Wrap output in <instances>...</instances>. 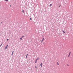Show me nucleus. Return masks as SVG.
Returning a JSON list of instances; mask_svg holds the SVG:
<instances>
[{
  "label": "nucleus",
  "instance_id": "obj_1",
  "mask_svg": "<svg viewBox=\"0 0 73 73\" xmlns=\"http://www.w3.org/2000/svg\"><path fill=\"white\" fill-rule=\"evenodd\" d=\"M8 45H7V46H5V49L6 50L7 48H8Z\"/></svg>",
  "mask_w": 73,
  "mask_h": 73
},
{
  "label": "nucleus",
  "instance_id": "obj_2",
  "mask_svg": "<svg viewBox=\"0 0 73 73\" xmlns=\"http://www.w3.org/2000/svg\"><path fill=\"white\" fill-rule=\"evenodd\" d=\"M42 63H41V64H40V66H41V67H42Z\"/></svg>",
  "mask_w": 73,
  "mask_h": 73
},
{
  "label": "nucleus",
  "instance_id": "obj_3",
  "mask_svg": "<svg viewBox=\"0 0 73 73\" xmlns=\"http://www.w3.org/2000/svg\"><path fill=\"white\" fill-rule=\"evenodd\" d=\"M70 53H71V52H70L69 53V54L68 55V57H69V56H70Z\"/></svg>",
  "mask_w": 73,
  "mask_h": 73
},
{
  "label": "nucleus",
  "instance_id": "obj_4",
  "mask_svg": "<svg viewBox=\"0 0 73 73\" xmlns=\"http://www.w3.org/2000/svg\"><path fill=\"white\" fill-rule=\"evenodd\" d=\"M24 10H23V11H22L23 13H24Z\"/></svg>",
  "mask_w": 73,
  "mask_h": 73
},
{
  "label": "nucleus",
  "instance_id": "obj_5",
  "mask_svg": "<svg viewBox=\"0 0 73 73\" xmlns=\"http://www.w3.org/2000/svg\"><path fill=\"white\" fill-rule=\"evenodd\" d=\"M52 4H50V7H51V6H52Z\"/></svg>",
  "mask_w": 73,
  "mask_h": 73
},
{
  "label": "nucleus",
  "instance_id": "obj_6",
  "mask_svg": "<svg viewBox=\"0 0 73 73\" xmlns=\"http://www.w3.org/2000/svg\"><path fill=\"white\" fill-rule=\"evenodd\" d=\"M63 33H65V32H64V30H62Z\"/></svg>",
  "mask_w": 73,
  "mask_h": 73
},
{
  "label": "nucleus",
  "instance_id": "obj_7",
  "mask_svg": "<svg viewBox=\"0 0 73 73\" xmlns=\"http://www.w3.org/2000/svg\"><path fill=\"white\" fill-rule=\"evenodd\" d=\"M2 44H3V43H2V44L0 45V47L1 46V45H2Z\"/></svg>",
  "mask_w": 73,
  "mask_h": 73
},
{
  "label": "nucleus",
  "instance_id": "obj_8",
  "mask_svg": "<svg viewBox=\"0 0 73 73\" xmlns=\"http://www.w3.org/2000/svg\"><path fill=\"white\" fill-rule=\"evenodd\" d=\"M20 40H22V38H20Z\"/></svg>",
  "mask_w": 73,
  "mask_h": 73
},
{
  "label": "nucleus",
  "instance_id": "obj_9",
  "mask_svg": "<svg viewBox=\"0 0 73 73\" xmlns=\"http://www.w3.org/2000/svg\"><path fill=\"white\" fill-rule=\"evenodd\" d=\"M37 62V60H36L35 61V63H36Z\"/></svg>",
  "mask_w": 73,
  "mask_h": 73
},
{
  "label": "nucleus",
  "instance_id": "obj_10",
  "mask_svg": "<svg viewBox=\"0 0 73 73\" xmlns=\"http://www.w3.org/2000/svg\"><path fill=\"white\" fill-rule=\"evenodd\" d=\"M5 1H8V0H5Z\"/></svg>",
  "mask_w": 73,
  "mask_h": 73
},
{
  "label": "nucleus",
  "instance_id": "obj_11",
  "mask_svg": "<svg viewBox=\"0 0 73 73\" xmlns=\"http://www.w3.org/2000/svg\"><path fill=\"white\" fill-rule=\"evenodd\" d=\"M44 38H43V39L42 40V41H43V40H44Z\"/></svg>",
  "mask_w": 73,
  "mask_h": 73
},
{
  "label": "nucleus",
  "instance_id": "obj_12",
  "mask_svg": "<svg viewBox=\"0 0 73 73\" xmlns=\"http://www.w3.org/2000/svg\"><path fill=\"white\" fill-rule=\"evenodd\" d=\"M28 54H27L26 55V56H28Z\"/></svg>",
  "mask_w": 73,
  "mask_h": 73
},
{
  "label": "nucleus",
  "instance_id": "obj_13",
  "mask_svg": "<svg viewBox=\"0 0 73 73\" xmlns=\"http://www.w3.org/2000/svg\"><path fill=\"white\" fill-rule=\"evenodd\" d=\"M38 58H37L36 59V60H38Z\"/></svg>",
  "mask_w": 73,
  "mask_h": 73
},
{
  "label": "nucleus",
  "instance_id": "obj_14",
  "mask_svg": "<svg viewBox=\"0 0 73 73\" xmlns=\"http://www.w3.org/2000/svg\"><path fill=\"white\" fill-rule=\"evenodd\" d=\"M28 57V56H26V58H27Z\"/></svg>",
  "mask_w": 73,
  "mask_h": 73
},
{
  "label": "nucleus",
  "instance_id": "obj_15",
  "mask_svg": "<svg viewBox=\"0 0 73 73\" xmlns=\"http://www.w3.org/2000/svg\"><path fill=\"white\" fill-rule=\"evenodd\" d=\"M14 52V51H13L12 52V53H13Z\"/></svg>",
  "mask_w": 73,
  "mask_h": 73
},
{
  "label": "nucleus",
  "instance_id": "obj_16",
  "mask_svg": "<svg viewBox=\"0 0 73 73\" xmlns=\"http://www.w3.org/2000/svg\"><path fill=\"white\" fill-rule=\"evenodd\" d=\"M9 39H7V41H8V40H9Z\"/></svg>",
  "mask_w": 73,
  "mask_h": 73
},
{
  "label": "nucleus",
  "instance_id": "obj_17",
  "mask_svg": "<svg viewBox=\"0 0 73 73\" xmlns=\"http://www.w3.org/2000/svg\"><path fill=\"white\" fill-rule=\"evenodd\" d=\"M30 20H32V19H31V18H30Z\"/></svg>",
  "mask_w": 73,
  "mask_h": 73
},
{
  "label": "nucleus",
  "instance_id": "obj_18",
  "mask_svg": "<svg viewBox=\"0 0 73 73\" xmlns=\"http://www.w3.org/2000/svg\"><path fill=\"white\" fill-rule=\"evenodd\" d=\"M12 55H13V53H12L11 55L12 56Z\"/></svg>",
  "mask_w": 73,
  "mask_h": 73
},
{
  "label": "nucleus",
  "instance_id": "obj_19",
  "mask_svg": "<svg viewBox=\"0 0 73 73\" xmlns=\"http://www.w3.org/2000/svg\"><path fill=\"white\" fill-rule=\"evenodd\" d=\"M24 37V36H22V37L23 38V37Z\"/></svg>",
  "mask_w": 73,
  "mask_h": 73
},
{
  "label": "nucleus",
  "instance_id": "obj_20",
  "mask_svg": "<svg viewBox=\"0 0 73 73\" xmlns=\"http://www.w3.org/2000/svg\"><path fill=\"white\" fill-rule=\"evenodd\" d=\"M57 65H58L59 64H58V62L57 63Z\"/></svg>",
  "mask_w": 73,
  "mask_h": 73
},
{
  "label": "nucleus",
  "instance_id": "obj_21",
  "mask_svg": "<svg viewBox=\"0 0 73 73\" xmlns=\"http://www.w3.org/2000/svg\"><path fill=\"white\" fill-rule=\"evenodd\" d=\"M35 67H36V69L37 68V67L36 66H35Z\"/></svg>",
  "mask_w": 73,
  "mask_h": 73
},
{
  "label": "nucleus",
  "instance_id": "obj_22",
  "mask_svg": "<svg viewBox=\"0 0 73 73\" xmlns=\"http://www.w3.org/2000/svg\"><path fill=\"white\" fill-rule=\"evenodd\" d=\"M67 66H69V65L68 64Z\"/></svg>",
  "mask_w": 73,
  "mask_h": 73
},
{
  "label": "nucleus",
  "instance_id": "obj_23",
  "mask_svg": "<svg viewBox=\"0 0 73 73\" xmlns=\"http://www.w3.org/2000/svg\"><path fill=\"white\" fill-rule=\"evenodd\" d=\"M10 7H11V5H10Z\"/></svg>",
  "mask_w": 73,
  "mask_h": 73
}]
</instances>
